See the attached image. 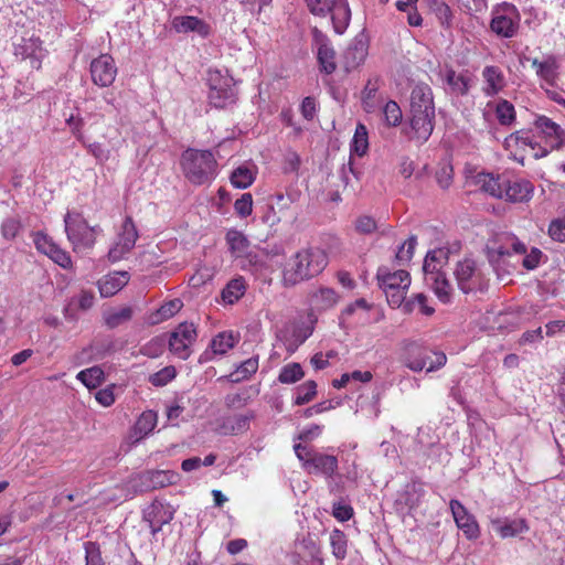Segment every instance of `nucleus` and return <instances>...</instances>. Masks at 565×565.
I'll use <instances>...</instances> for the list:
<instances>
[{"mask_svg":"<svg viewBox=\"0 0 565 565\" xmlns=\"http://www.w3.org/2000/svg\"><path fill=\"white\" fill-rule=\"evenodd\" d=\"M328 265V256L321 248L310 247L297 252L285 264L282 281L286 287L295 286L319 275Z\"/></svg>","mask_w":565,"mask_h":565,"instance_id":"1","label":"nucleus"},{"mask_svg":"<svg viewBox=\"0 0 565 565\" xmlns=\"http://www.w3.org/2000/svg\"><path fill=\"white\" fill-rule=\"evenodd\" d=\"M184 177L194 185L211 183L217 175V161L210 150L188 148L181 154Z\"/></svg>","mask_w":565,"mask_h":565,"instance_id":"2","label":"nucleus"},{"mask_svg":"<svg viewBox=\"0 0 565 565\" xmlns=\"http://www.w3.org/2000/svg\"><path fill=\"white\" fill-rule=\"evenodd\" d=\"M65 233L74 252L90 249L96 243V236L103 233L99 225L89 226L82 213L67 211L64 215Z\"/></svg>","mask_w":565,"mask_h":565,"instance_id":"3","label":"nucleus"},{"mask_svg":"<svg viewBox=\"0 0 565 565\" xmlns=\"http://www.w3.org/2000/svg\"><path fill=\"white\" fill-rule=\"evenodd\" d=\"M452 275L458 289L466 295L477 291L483 292L488 288V279L482 271V267L472 256H465L457 260Z\"/></svg>","mask_w":565,"mask_h":565,"instance_id":"4","label":"nucleus"},{"mask_svg":"<svg viewBox=\"0 0 565 565\" xmlns=\"http://www.w3.org/2000/svg\"><path fill=\"white\" fill-rule=\"evenodd\" d=\"M294 450L302 468L310 475L331 478L338 469L339 461L333 455L322 454L302 444H296Z\"/></svg>","mask_w":565,"mask_h":565,"instance_id":"5","label":"nucleus"},{"mask_svg":"<svg viewBox=\"0 0 565 565\" xmlns=\"http://www.w3.org/2000/svg\"><path fill=\"white\" fill-rule=\"evenodd\" d=\"M209 102L215 108H226L237 100L234 78L218 70L207 73Z\"/></svg>","mask_w":565,"mask_h":565,"instance_id":"6","label":"nucleus"},{"mask_svg":"<svg viewBox=\"0 0 565 565\" xmlns=\"http://www.w3.org/2000/svg\"><path fill=\"white\" fill-rule=\"evenodd\" d=\"M519 25V13L514 4L503 2L493 10L490 29L501 38H513Z\"/></svg>","mask_w":565,"mask_h":565,"instance_id":"7","label":"nucleus"},{"mask_svg":"<svg viewBox=\"0 0 565 565\" xmlns=\"http://www.w3.org/2000/svg\"><path fill=\"white\" fill-rule=\"evenodd\" d=\"M198 338L193 323L182 322L171 333L168 340L169 350L181 360L191 355V347Z\"/></svg>","mask_w":565,"mask_h":565,"instance_id":"8","label":"nucleus"},{"mask_svg":"<svg viewBox=\"0 0 565 565\" xmlns=\"http://www.w3.org/2000/svg\"><path fill=\"white\" fill-rule=\"evenodd\" d=\"M138 237L139 234L131 216H126L117 234L116 242L108 252V259L111 263L122 259L132 250Z\"/></svg>","mask_w":565,"mask_h":565,"instance_id":"9","label":"nucleus"},{"mask_svg":"<svg viewBox=\"0 0 565 565\" xmlns=\"http://www.w3.org/2000/svg\"><path fill=\"white\" fill-rule=\"evenodd\" d=\"M311 34L313 45L317 47V60L320 71L330 75L337 70L335 51L331 41L328 35L317 26L312 28Z\"/></svg>","mask_w":565,"mask_h":565,"instance_id":"10","label":"nucleus"},{"mask_svg":"<svg viewBox=\"0 0 565 565\" xmlns=\"http://www.w3.org/2000/svg\"><path fill=\"white\" fill-rule=\"evenodd\" d=\"M89 72L95 85L108 87L116 78L117 67L111 55L100 54L90 62Z\"/></svg>","mask_w":565,"mask_h":565,"instance_id":"11","label":"nucleus"},{"mask_svg":"<svg viewBox=\"0 0 565 565\" xmlns=\"http://www.w3.org/2000/svg\"><path fill=\"white\" fill-rule=\"evenodd\" d=\"M290 562L292 565H323L320 546L311 537L296 542Z\"/></svg>","mask_w":565,"mask_h":565,"instance_id":"12","label":"nucleus"},{"mask_svg":"<svg viewBox=\"0 0 565 565\" xmlns=\"http://www.w3.org/2000/svg\"><path fill=\"white\" fill-rule=\"evenodd\" d=\"M449 508L456 525L468 540H476L480 535V527L476 518L468 512L463 504L456 499L450 500Z\"/></svg>","mask_w":565,"mask_h":565,"instance_id":"13","label":"nucleus"},{"mask_svg":"<svg viewBox=\"0 0 565 565\" xmlns=\"http://www.w3.org/2000/svg\"><path fill=\"white\" fill-rule=\"evenodd\" d=\"M513 255L515 254L512 252L511 246H499L487 249L489 264L495 271L499 279H503L515 270V262L511 260Z\"/></svg>","mask_w":565,"mask_h":565,"instance_id":"14","label":"nucleus"},{"mask_svg":"<svg viewBox=\"0 0 565 565\" xmlns=\"http://www.w3.org/2000/svg\"><path fill=\"white\" fill-rule=\"evenodd\" d=\"M534 127L545 139L551 150L559 149L565 141V130L551 118L540 115L534 120Z\"/></svg>","mask_w":565,"mask_h":565,"instance_id":"15","label":"nucleus"},{"mask_svg":"<svg viewBox=\"0 0 565 565\" xmlns=\"http://www.w3.org/2000/svg\"><path fill=\"white\" fill-rule=\"evenodd\" d=\"M369 43L363 33L358 34L348 45L343 54L347 71L360 66L367 56Z\"/></svg>","mask_w":565,"mask_h":565,"instance_id":"16","label":"nucleus"},{"mask_svg":"<svg viewBox=\"0 0 565 565\" xmlns=\"http://www.w3.org/2000/svg\"><path fill=\"white\" fill-rule=\"evenodd\" d=\"M171 24L177 33L194 32L202 39L209 38L212 31L210 24L194 15L174 17Z\"/></svg>","mask_w":565,"mask_h":565,"instance_id":"17","label":"nucleus"},{"mask_svg":"<svg viewBox=\"0 0 565 565\" xmlns=\"http://www.w3.org/2000/svg\"><path fill=\"white\" fill-rule=\"evenodd\" d=\"M411 127L416 139L426 141L430 137L435 125V110L411 111Z\"/></svg>","mask_w":565,"mask_h":565,"instance_id":"18","label":"nucleus"},{"mask_svg":"<svg viewBox=\"0 0 565 565\" xmlns=\"http://www.w3.org/2000/svg\"><path fill=\"white\" fill-rule=\"evenodd\" d=\"M379 286L383 290L395 288H408L411 276L406 270L398 269L391 273L386 267H380L377 270Z\"/></svg>","mask_w":565,"mask_h":565,"instance_id":"19","label":"nucleus"},{"mask_svg":"<svg viewBox=\"0 0 565 565\" xmlns=\"http://www.w3.org/2000/svg\"><path fill=\"white\" fill-rule=\"evenodd\" d=\"M425 279L430 284L436 297L443 303H450L452 300L454 288L443 271L425 273Z\"/></svg>","mask_w":565,"mask_h":565,"instance_id":"20","label":"nucleus"},{"mask_svg":"<svg viewBox=\"0 0 565 565\" xmlns=\"http://www.w3.org/2000/svg\"><path fill=\"white\" fill-rule=\"evenodd\" d=\"M130 276L128 271H113L104 276L98 281V289L100 296L104 298L111 297L120 291L129 281Z\"/></svg>","mask_w":565,"mask_h":565,"instance_id":"21","label":"nucleus"},{"mask_svg":"<svg viewBox=\"0 0 565 565\" xmlns=\"http://www.w3.org/2000/svg\"><path fill=\"white\" fill-rule=\"evenodd\" d=\"M333 31L342 35L351 21V9L348 0H333L330 13Z\"/></svg>","mask_w":565,"mask_h":565,"instance_id":"22","label":"nucleus"},{"mask_svg":"<svg viewBox=\"0 0 565 565\" xmlns=\"http://www.w3.org/2000/svg\"><path fill=\"white\" fill-rule=\"evenodd\" d=\"M435 110L433 90L427 84H417L411 93V111Z\"/></svg>","mask_w":565,"mask_h":565,"instance_id":"23","label":"nucleus"},{"mask_svg":"<svg viewBox=\"0 0 565 565\" xmlns=\"http://www.w3.org/2000/svg\"><path fill=\"white\" fill-rule=\"evenodd\" d=\"M491 526L502 539L514 537L521 533L527 532L529 530L527 523L524 519H495L491 521Z\"/></svg>","mask_w":565,"mask_h":565,"instance_id":"24","label":"nucleus"},{"mask_svg":"<svg viewBox=\"0 0 565 565\" xmlns=\"http://www.w3.org/2000/svg\"><path fill=\"white\" fill-rule=\"evenodd\" d=\"M511 242L512 252L515 255H524L522 259V265L527 270H533L537 268L541 263V258L543 257V252L537 247H532L527 253V248L524 243L519 241V238L512 236L509 238Z\"/></svg>","mask_w":565,"mask_h":565,"instance_id":"25","label":"nucleus"},{"mask_svg":"<svg viewBox=\"0 0 565 565\" xmlns=\"http://www.w3.org/2000/svg\"><path fill=\"white\" fill-rule=\"evenodd\" d=\"M505 147L510 148L512 146H527L531 149L535 150L536 147L539 148V151L534 152V157L536 159L543 158L548 154L550 150L546 148H542L539 146V143L535 141L534 136L529 130H518L515 132H512L504 140Z\"/></svg>","mask_w":565,"mask_h":565,"instance_id":"26","label":"nucleus"},{"mask_svg":"<svg viewBox=\"0 0 565 565\" xmlns=\"http://www.w3.org/2000/svg\"><path fill=\"white\" fill-rule=\"evenodd\" d=\"M533 186L529 181H513L505 180L503 189V198L510 202H524L531 199Z\"/></svg>","mask_w":565,"mask_h":565,"instance_id":"27","label":"nucleus"},{"mask_svg":"<svg viewBox=\"0 0 565 565\" xmlns=\"http://www.w3.org/2000/svg\"><path fill=\"white\" fill-rule=\"evenodd\" d=\"M255 418V413L249 411L245 414H235L224 418L222 429L225 434L239 435L247 431L250 427V422Z\"/></svg>","mask_w":565,"mask_h":565,"instance_id":"28","label":"nucleus"},{"mask_svg":"<svg viewBox=\"0 0 565 565\" xmlns=\"http://www.w3.org/2000/svg\"><path fill=\"white\" fill-rule=\"evenodd\" d=\"M445 82L448 85L450 93L457 96L467 95L471 86V78L467 74L457 73L452 68L446 70Z\"/></svg>","mask_w":565,"mask_h":565,"instance_id":"29","label":"nucleus"},{"mask_svg":"<svg viewBox=\"0 0 565 565\" xmlns=\"http://www.w3.org/2000/svg\"><path fill=\"white\" fill-rule=\"evenodd\" d=\"M257 167L253 163H245L237 167L231 174L230 180L236 189H247L256 179Z\"/></svg>","mask_w":565,"mask_h":565,"instance_id":"30","label":"nucleus"},{"mask_svg":"<svg viewBox=\"0 0 565 565\" xmlns=\"http://www.w3.org/2000/svg\"><path fill=\"white\" fill-rule=\"evenodd\" d=\"M482 76L487 83L483 89L487 96H493L504 87V75L498 66H486Z\"/></svg>","mask_w":565,"mask_h":565,"instance_id":"31","label":"nucleus"},{"mask_svg":"<svg viewBox=\"0 0 565 565\" xmlns=\"http://www.w3.org/2000/svg\"><path fill=\"white\" fill-rule=\"evenodd\" d=\"M476 182L486 193L494 198H503L505 180H502L500 177L482 172L477 174Z\"/></svg>","mask_w":565,"mask_h":565,"instance_id":"32","label":"nucleus"},{"mask_svg":"<svg viewBox=\"0 0 565 565\" xmlns=\"http://www.w3.org/2000/svg\"><path fill=\"white\" fill-rule=\"evenodd\" d=\"M258 370V356H252L241 364L236 366L234 372L224 376L223 379L227 380L233 384L241 383L245 380H248L253 374H255Z\"/></svg>","mask_w":565,"mask_h":565,"instance_id":"33","label":"nucleus"},{"mask_svg":"<svg viewBox=\"0 0 565 565\" xmlns=\"http://www.w3.org/2000/svg\"><path fill=\"white\" fill-rule=\"evenodd\" d=\"M380 89V78L369 79L362 90V106L366 113H373L382 100L377 92Z\"/></svg>","mask_w":565,"mask_h":565,"instance_id":"34","label":"nucleus"},{"mask_svg":"<svg viewBox=\"0 0 565 565\" xmlns=\"http://www.w3.org/2000/svg\"><path fill=\"white\" fill-rule=\"evenodd\" d=\"M246 291V281L243 277L231 279L223 288L221 296L225 303L233 305L237 302Z\"/></svg>","mask_w":565,"mask_h":565,"instance_id":"35","label":"nucleus"},{"mask_svg":"<svg viewBox=\"0 0 565 565\" xmlns=\"http://www.w3.org/2000/svg\"><path fill=\"white\" fill-rule=\"evenodd\" d=\"M449 260V249L444 246L429 250L425 257L423 269L424 273L441 271L440 268Z\"/></svg>","mask_w":565,"mask_h":565,"instance_id":"36","label":"nucleus"},{"mask_svg":"<svg viewBox=\"0 0 565 565\" xmlns=\"http://www.w3.org/2000/svg\"><path fill=\"white\" fill-rule=\"evenodd\" d=\"M237 341L238 337L233 331H223L212 339L210 348L214 354H225L235 347Z\"/></svg>","mask_w":565,"mask_h":565,"instance_id":"37","label":"nucleus"},{"mask_svg":"<svg viewBox=\"0 0 565 565\" xmlns=\"http://www.w3.org/2000/svg\"><path fill=\"white\" fill-rule=\"evenodd\" d=\"M225 238L230 252L236 257H241L247 253V249L249 247V241L242 232L236 230H230L226 233Z\"/></svg>","mask_w":565,"mask_h":565,"instance_id":"38","label":"nucleus"},{"mask_svg":"<svg viewBox=\"0 0 565 565\" xmlns=\"http://www.w3.org/2000/svg\"><path fill=\"white\" fill-rule=\"evenodd\" d=\"M173 519V511L160 502H153L143 513V520H152L154 524H168Z\"/></svg>","mask_w":565,"mask_h":565,"instance_id":"39","label":"nucleus"},{"mask_svg":"<svg viewBox=\"0 0 565 565\" xmlns=\"http://www.w3.org/2000/svg\"><path fill=\"white\" fill-rule=\"evenodd\" d=\"M76 379L87 388L93 390L98 387L105 381V373L100 366L95 365L78 372Z\"/></svg>","mask_w":565,"mask_h":565,"instance_id":"40","label":"nucleus"},{"mask_svg":"<svg viewBox=\"0 0 565 565\" xmlns=\"http://www.w3.org/2000/svg\"><path fill=\"white\" fill-rule=\"evenodd\" d=\"M338 301L337 292L328 287L319 288L311 296L312 305L319 310H327L333 307Z\"/></svg>","mask_w":565,"mask_h":565,"instance_id":"41","label":"nucleus"},{"mask_svg":"<svg viewBox=\"0 0 565 565\" xmlns=\"http://www.w3.org/2000/svg\"><path fill=\"white\" fill-rule=\"evenodd\" d=\"M351 153L363 157L369 149V134L363 124H358L353 139L351 141Z\"/></svg>","mask_w":565,"mask_h":565,"instance_id":"42","label":"nucleus"},{"mask_svg":"<svg viewBox=\"0 0 565 565\" xmlns=\"http://www.w3.org/2000/svg\"><path fill=\"white\" fill-rule=\"evenodd\" d=\"M329 541L332 555L339 561L344 559L348 551L347 535L341 530L334 529L330 532Z\"/></svg>","mask_w":565,"mask_h":565,"instance_id":"43","label":"nucleus"},{"mask_svg":"<svg viewBox=\"0 0 565 565\" xmlns=\"http://www.w3.org/2000/svg\"><path fill=\"white\" fill-rule=\"evenodd\" d=\"M408 354H416L414 358L407 359L406 366L409 370L414 372H419L424 369L427 370L429 361L431 360V354L415 345L408 349Z\"/></svg>","mask_w":565,"mask_h":565,"instance_id":"44","label":"nucleus"},{"mask_svg":"<svg viewBox=\"0 0 565 565\" xmlns=\"http://www.w3.org/2000/svg\"><path fill=\"white\" fill-rule=\"evenodd\" d=\"M132 315L134 310L131 307H122L105 313L104 320L109 329H115L120 324L128 322L132 318Z\"/></svg>","mask_w":565,"mask_h":565,"instance_id":"45","label":"nucleus"},{"mask_svg":"<svg viewBox=\"0 0 565 565\" xmlns=\"http://www.w3.org/2000/svg\"><path fill=\"white\" fill-rule=\"evenodd\" d=\"M495 116L500 125L510 126L515 120V109L512 103L500 99L495 105Z\"/></svg>","mask_w":565,"mask_h":565,"instance_id":"46","label":"nucleus"},{"mask_svg":"<svg viewBox=\"0 0 565 565\" xmlns=\"http://www.w3.org/2000/svg\"><path fill=\"white\" fill-rule=\"evenodd\" d=\"M305 376L302 367L299 363H289L285 365L278 375V381L282 384H294Z\"/></svg>","mask_w":565,"mask_h":565,"instance_id":"47","label":"nucleus"},{"mask_svg":"<svg viewBox=\"0 0 565 565\" xmlns=\"http://www.w3.org/2000/svg\"><path fill=\"white\" fill-rule=\"evenodd\" d=\"M317 394V383L312 380L305 382L296 388L295 405L309 403Z\"/></svg>","mask_w":565,"mask_h":565,"instance_id":"48","label":"nucleus"},{"mask_svg":"<svg viewBox=\"0 0 565 565\" xmlns=\"http://www.w3.org/2000/svg\"><path fill=\"white\" fill-rule=\"evenodd\" d=\"M177 370L173 365H168L149 376V382L157 387H162L174 380Z\"/></svg>","mask_w":565,"mask_h":565,"instance_id":"49","label":"nucleus"},{"mask_svg":"<svg viewBox=\"0 0 565 565\" xmlns=\"http://www.w3.org/2000/svg\"><path fill=\"white\" fill-rule=\"evenodd\" d=\"M67 127L70 128L73 136L83 145H85V138L83 135V127L85 125L84 118L81 116L79 111L76 109L75 113H71L68 117L65 119Z\"/></svg>","mask_w":565,"mask_h":565,"instance_id":"50","label":"nucleus"},{"mask_svg":"<svg viewBox=\"0 0 565 565\" xmlns=\"http://www.w3.org/2000/svg\"><path fill=\"white\" fill-rule=\"evenodd\" d=\"M40 50V40L39 39H22L21 43L15 46V55L21 56V58L33 57L36 55V51Z\"/></svg>","mask_w":565,"mask_h":565,"instance_id":"51","label":"nucleus"},{"mask_svg":"<svg viewBox=\"0 0 565 565\" xmlns=\"http://www.w3.org/2000/svg\"><path fill=\"white\" fill-rule=\"evenodd\" d=\"M384 119L387 126H398L402 121L403 115L398 104L394 100H388L383 108Z\"/></svg>","mask_w":565,"mask_h":565,"instance_id":"52","label":"nucleus"},{"mask_svg":"<svg viewBox=\"0 0 565 565\" xmlns=\"http://www.w3.org/2000/svg\"><path fill=\"white\" fill-rule=\"evenodd\" d=\"M151 470L137 473L130 479V486L136 492H148L153 490Z\"/></svg>","mask_w":565,"mask_h":565,"instance_id":"53","label":"nucleus"},{"mask_svg":"<svg viewBox=\"0 0 565 565\" xmlns=\"http://www.w3.org/2000/svg\"><path fill=\"white\" fill-rule=\"evenodd\" d=\"M177 475L170 470H151L153 490L174 483Z\"/></svg>","mask_w":565,"mask_h":565,"instance_id":"54","label":"nucleus"},{"mask_svg":"<svg viewBox=\"0 0 565 565\" xmlns=\"http://www.w3.org/2000/svg\"><path fill=\"white\" fill-rule=\"evenodd\" d=\"M157 424V414L152 411L143 412L136 423L140 434L147 435L152 431Z\"/></svg>","mask_w":565,"mask_h":565,"instance_id":"55","label":"nucleus"},{"mask_svg":"<svg viewBox=\"0 0 565 565\" xmlns=\"http://www.w3.org/2000/svg\"><path fill=\"white\" fill-rule=\"evenodd\" d=\"M33 243L38 252L46 255L47 257L51 255L54 247L57 245L50 236L42 232L34 233Z\"/></svg>","mask_w":565,"mask_h":565,"instance_id":"56","label":"nucleus"},{"mask_svg":"<svg viewBox=\"0 0 565 565\" xmlns=\"http://www.w3.org/2000/svg\"><path fill=\"white\" fill-rule=\"evenodd\" d=\"M417 245V237L415 235L409 236V238L398 248L396 253V259L399 264H406L411 262L415 247Z\"/></svg>","mask_w":565,"mask_h":565,"instance_id":"57","label":"nucleus"},{"mask_svg":"<svg viewBox=\"0 0 565 565\" xmlns=\"http://www.w3.org/2000/svg\"><path fill=\"white\" fill-rule=\"evenodd\" d=\"M181 307H182V302L179 299H173V300H170V301L163 303L157 310L156 315L158 316V319H156L154 322L170 319L181 309Z\"/></svg>","mask_w":565,"mask_h":565,"instance_id":"58","label":"nucleus"},{"mask_svg":"<svg viewBox=\"0 0 565 565\" xmlns=\"http://www.w3.org/2000/svg\"><path fill=\"white\" fill-rule=\"evenodd\" d=\"M21 227L22 224L19 218L8 217L1 224V234L3 238L11 241L17 237Z\"/></svg>","mask_w":565,"mask_h":565,"instance_id":"59","label":"nucleus"},{"mask_svg":"<svg viewBox=\"0 0 565 565\" xmlns=\"http://www.w3.org/2000/svg\"><path fill=\"white\" fill-rule=\"evenodd\" d=\"M234 210L241 217H247L253 211V196L250 193H244L234 203Z\"/></svg>","mask_w":565,"mask_h":565,"instance_id":"60","label":"nucleus"},{"mask_svg":"<svg viewBox=\"0 0 565 565\" xmlns=\"http://www.w3.org/2000/svg\"><path fill=\"white\" fill-rule=\"evenodd\" d=\"M85 547V565H104L99 546L94 542L84 543Z\"/></svg>","mask_w":565,"mask_h":565,"instance_id":"61","label":"nucleus"},{"mask_svg":"<svg viewBox=\"0 0 565 565\" xmlns=\"http://www.w3.org/2000/svg\"><path fill=\"white\" fill-rule=\"evenodd\" d=\"M536 75L546 81L547 83H552L556 75V62L553 57H550L542 62L540 68L537 70Z\"/></svg>","mask_w":565,"mask_h":565,"instance_id":"62","label":"nucleus"},{"mask_svg":"<svg viewBox=\"0 0 565 565\" xmlns=\"http://www.w3.org/2000/svg\"><path fill=\"white\" fill-rule=\"evenodd\" d=\"M309 11L318 17H326L330 13L333 0H306Z\"/></svg>","mask_w":565,"mask_h":565,"instance_id":"63","label":"nucleus"},{"mask_svg":"<svg viewBox=\"0 0 565 565\" xmlns=\"http://www.w3.org/2000/svg\"><path fill=\"white\" fill-rule=\"evenodd\" d=\"M548 235L553 241L564 243L565 221L559 218L553 220L548 226Z\"/></svg>","mask_w":565,"mask_h":565,"instance_id":"64","label":"nucleus"}]
</instances>
